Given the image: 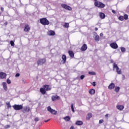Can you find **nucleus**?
Here are the masks:
<instances>
[{
  "mask_svg": "<svg viewBox=\"0 0 129 129\" xmlns=\"http://www.w3.org/2000/svg\"><path fill=\"white\" fill-rule=\"evenodd\" d=\"M7 77V74L0 72V79H4Z\"/></svg>",
  "mask_w": 129,
  "mask_h": 129,
  "instance_id": "10",
  "label": "nucleus"
},
{
  "mask_svg": "<svg viewBox=\"0 0 129 129\" xmlns=\"http://www.w3.org/2000/svg\"><path fill=\"white\" fill-rule=\"evenodd\" d=\"M95 85H96V83H95V82H93V86H95Z\"/></svg>",
  "mask_w": 129,
  "mask_h": 129,
  "instance_id": "43",
  "label": "nucleus"
},
{
  "mask_svg": "<svg viewBox=\"0 0 129 129\" xmlns=\"http://www.w3.org/2000/svg\"><path fill=\"white\" fill-rule=\"evenodd\" d=\"M47 34L49 36H55V32L50 30L47 32Z\"/></svg>",
  "mask_w": 129,
  "mask_h": 129,
  "instance_id": "16",
  "label": "nucleus"
},
{
  "mask_svg": "<svg viewBox=\"0 0 129 129\" xmlns=\"http://www.w3.org/2000/svg\"><path fill=\"white\" fill-rule=\"evenodd\" d=\"M70 129H74V126H72L70 128Z\"/></svg>",
  "mask_w": 129,
  "mask_h": 129,
  "instance_id": "47",
  "label": "nucleus"
},
{
  "mask_svg": "<svg viewBox=\"0 0 129 129\" xmlns=\"http://www.w3.org/2000/svg\"><path fill=\"white\" fill-rule=\"evenodd\" d=\"M119 89H120V88H119V87H115L114 90L115 92H118V91H119Z\"/></svg>",
  "mask_w": 129,
  "mask_h": 129,
  "instance_id": "28",
  "label": "nucleus"
},
{
  "mask_svg": "<svg viewBox=\"0 0 129 129\" xmlns=\"http://www.w3.org/2000/svg\"><path fill=\"white\" fill-rule=\"evenodd\" d=\"M81 51H86V50H87V45H86V44H84L81 48Z\"/></svg>",
  "mask_w": 129,
  "mask_h": 129,
  "instance_id": "13",
  "label": "nucleus"
},
{
  "mask_svg": "<svg viewBox=\"0 0 129 129\" xmlns=\"http://www.w3.org/2000/svg\"><path fill=\"white\" fill-rule=\"evenodd\" d=\"M115 87V85H114V84L113 83H111L109 86H108V89H113V88H114V87Z\"/></svg>",
  "mask_w": 129,
  "mask_h": 129,
  "instance_id": "17",
  "label": "nucleus"
},
{
  "mask_svg": "<svg viewBox=\"0 0 129 129\" xmlns=\"http://www.w3.org/2000/svg\"><path fill=\"white\" fill-rule=\"evenodd\" d=\"M113 68V70H114V69L116 68V72H117V74H121V70L118 68L116 63H114Z\"/></svg>",
  "mask_w": 129,
  "mask_h": 129,
  "instance_id": "1",
  "label": "nucleus"
},
{
  "mask_svg": "<svg viewBox=\"0 0 129 129\" xmlns=\"http://www.w3.org/2000/svg\"><path fill=\"white\" fill-rule=\"evenodd\" d=\"M6 104L8 105V108H10V107H11V104H10V102L6 103Z\"/></svg>",
  "mask_w": 129,
  "mask_h": 129,
  "instance_id": "39",
  "label": "nucleus"
},
{
  "mask_svg": "<svg viewBox=\"0 0 129 129\" xmlns=\"http://www.w3.org/2000/svg\"><path fill=\"white\" fill-rule=\"evenodd\" d=\"M1 11H2V12H4V8L2 7V8H1Z\"/></svg>",
  "mask_w": 129,
  "mask_h": 129,
  "instance_id": "46",
  "label": "nucleus"
},
{
  "mask_svg": "<svg viewBox=\"0 0 129 129\" xmlns=\"http://www.w3.org/2000/svg\"><path fill=\"white\" fill-rule=\"evenodd\" d=\"M23 109V112H29L30 110H31V108L29 107V106H26L24 107Z\"/></svg>",
  "mask_w": 129,
  "mask_h": 129,
  "instance_id": "8",
  "label": "nucleus"
},
{
  "mask_svg": "<svg viewBox=\"0 0 129 129\" xmlns=\"http://www.w3.org/2000/svg\"><path fill=\"white\" fill-rule=\"evenodd\" d=\"M51 99H52V101H55V100L60 99V97H59L57 95L52 96L51 97Z\"/></svg>",
  "mask_w": 129,
  "mask_h": 129,
  "instance_id": "11",
  "label": "nucleus"
},
{
  "mask_svg": "<svg viewBox=\"0 0 129 129\" xmlns=\"http://www.w3.org/2000/svg\"><path fill=\"white\" fill-rule=\"evenodd\" d=\"M110 47L112 48V49H117L118 48V46L117 45V44L115 42H113L110 44Z\"/></svg>",
  "mask_w": 129,
  "mask_h": 129,
  "instance_id": "9",
  "label": "nucleus"
},
{
  "mask_svg": "<svg viewBox=\"0 0 129 129\" xmlns=\"http://www.w3.org/2000/svg\"><path fill=\"white\" fill-rule=\"evenodd\" d=\"M47 110L49 112H51L52 114H54V115L57 114V111L52 109V108H51L50 106H48L47 107Z\"/></svg>",
  "mask_w": 129,
  "mask_h": 129,
  "instance_id": "6",
  "label": "nucleus"
},
{
  "mask_svg": "<svg viewBox=\"0 0 129 129\" xmlns=\"http://www.w3.org/2000/svg\"><path fill=\"white\" fill-rule=\"evenodd\" d=\"M64 119L66 120V121H69L70 120V117L69 116H66L64 118Z\"/></svg>",
  "mask_w": 129,
  "mask_h": 129,
  "instance_id": "29",
  "label": "nucleus"
},
{
  "mask_svg": "<svg viewBox=\"0 0 129 129\" xmlns=\"http://www.w3.org/2000/svg\"><path fill=\"white\" fill-rule=\"evenodd\" d=\"M34 120H35V121H39V120H40V119H39L38 117H36V118L34 119Z\"/></svg>",
  "mask_w": 129,
  "mask_h": 129,
  "instance_id": "40",
  "label": "nucleus"
},
{
  "mask_svg": "<svg viewBox=\"0 0 129 129\" xmlns=\"http://www.w3.org/2000/svg\"><path fill=\"white\" fill-rule=\"evenodd\" d=\"M61 58L62 59V64H65V63L66 62V59H67L66 55H62Z\"/></svg>",
  "mask_w": 129,
  "mask_h": 129,
  "instance_id": "20",
  "label": "nucleus"
},
{
  "mask_svg": "<svg viewBox=\"0 0 129 129\" xmlns=\"http://www.w3.org/2000/svg\"><path fill=\"white\" fill-rule=\"evenodd\" d=\"M10 44L13 47V46H15V42H14V41H11Z\"/></svg>",
  "mask_w": 129,
  "mask_h": 129,
  "instance_id": "35",
  "label": "nucleus"
},
{
  "mask_svg": "<svg viewBox=\"0 0 129 129\" xmlns=\"http://www.w3.org/2000/svg\"><path fill=\"white\" fill-rule=\"evenodd\" d=\"M64 28H66L67 29H68L69 28V23H65L64 25H63Z\"/></svg>",
  "mask_w": 129,
  "mask_h": 129,
  "instance_id": "27",
  "label": "nucleus"
},
{
  "mask_svg": "<svg viewBox=\"0 0 129 129\" xmlns=\"http://www.w3.org/2000/svg\"><path fill=\"white\" fill-rule=\"evenodd\" d=\"M7 83L8 84H11V83H12V82L9 79H8L7 80Z\"/></svg>",
  "mask_w": 129,
  "mask_h": 129,
  "instance_id": "36",
  "label": "nucleus"
},
{
  "mask_svg": "<svg viewBox=\"0 0 129 129\" xmlns=\"http://www.w3.org/2000/svg\"><path fill=\"white\" fill-rule=\"evenodd\" d=\"M105 117H108V114H106V115H105Z\"/></svg>",
  "mask_w": 129,
  "mask_h": 129,
  "instance_id": "50",
  "label": "nucleus"
},
{
  "mask_svg": "<svg viewBox=\"0 0 129 129\" xmlns=\"http://www.w3.org/2000/svg\"><path fill=\"white\" fill-rule=\"evenodd\" d=\"M95 6L96 7H97V8H104V7H105V5L99 2H96L95 3Z\"/></svg>",
  "mask_w": 129,
  "mask_h": 129,
  "instance_id": "3",
  "label": "nucleus"
},
{
  "mask_svg": "<svg viewBox=\"0 0 129 129\" xmlns=\"http://www.w3.org/2000/svg\"><path fill=\"white\" fill-rule=\"evenodd\" d=\"M71 107L73 112H75V110H74V107L73 106V104H71Z\"/></svg>",
  "mask_w": 129,
  "mask_h": 129,
  "instance_id": "32",
  "label": "nucleus"
},
{
  "mask_svg": "<svg viewBox=\"0 0 129 129\" xmlns=\"http://www.w3.org/2000/svg\"><path fill=\"white\" fill-rule=\"evenodd\" d=\"M112 13H113V14L116 13L115 11H114V10H112Z\"/></svg>",
  "mask_w": 129,
  "mask_h": 129,
  "instance_id": "45",
  "label": "nucleus"
},
{
  "mask_svg": "<svg viewBox=\"0 0 129 129\" xmlns=\"http://www.w3.org/2000/svg\"><path fill=\"white\" fill-rule=\"evenodd\" d=\"M61 7L63 9H65V10H68V11H72V8L70 7V6H68L66 4H61Z\"/></svg>",
  "mask_w": 129,
  "mask_h": 129,
  "instance_id": "7",
  "label": "nucleus"
},
{
  "mask_svg": "<svg viewBox=\"0 0 129 129\" xmlns=\"http://www.w3.org/2000/svg\"><path fill=\"white\" fill-rule=\"evenodd\" d=\"M100 37H103V33H100Z\"/></svg>",
  "mask_w": 129,
  "mask_h": 129,
  "instance_id": "44",
  "label": "nucleus"
},
{
  "mask_svg": "<svg viewBox=\"0 0 129 129\" xmlns=\"http://www.w3.org/2000/svg\"><path fill=\"white\" fill-rule=\"evenodd\" d=\"M116 108L119 110H122L124 108V107L123 105H118L116 106Z\"/></svg>",
  "mask_w": 129,
  "mask_h": 129,
  "instance_id": "18",
  "label": "nucleus"
},
{
  "mask_svg": "<svg viewBox=\"0 0 129 129\" xmlns=\"http://www.w3.org/2000/svg\"><path fill=\"white\" fill-rule=\"evenodd\" d=\"M85 77V76H84V75H82V76H81V77H80V79L82 80H83V79H84V78Z\"/></svg>",
  "mask_w": 129,
  "mask_h": 129,
  "instance_id": "38",
  "label": "nucleus"
},
{
  "mask_svg": "<svg viewBox=\"0 0 129 129\" xmlns=\"http://www.w3.org/2000/svg\"><path fill=\"white\" fill-rule=\"evenodd\" d=\"M90 94H94L95 93V90L93 89H91L89 90Z\"/></svg>",
  "mask_w": 129,
  "mask_h": 129,
  "instance_id": "25",
  "label": "nucleus"
},
{
  "mask_svg": "<svg viewBox=\"0 0 129 129\" xmlns=\"http://www.w3.org/2000/svg\"><path fill=\"white\" fill-rule=\"evenodd\" d=\"M118 19L119 20V21H123V20H124L123 16H121L119 17Z\"/></svg>",
  "mask_w": 129,
  "mask_h": 129,
  "instance_id": "34",
  "label": "nucleus"
},
{
  "mask_svg": "<svg viewBox=\"0 0 129 129\" xmlns=\"http://www.w3.org/2000/svg\"><path fill=\"white\" fill-rule=\"evenodd\" d=\"M45 90L46 91H49V90H51V88L50 87V86L47 85H45L43 86Z\"/></svg>",
  "mask_w": 129,
  "mask_h": 129,
  "instance_id": "12",
  "label": "nucleus"
},
{
  "mask_svg": "<svg viewBox=\"0 0 129 129\" xmlns=\"http://www.w3.org/2000/svg\"><path fill=\"white\" fill-rule=\"evenodd\" d=\"M4 25H5L6 26H7V25H8V22H5V23H4Z\"/></svg>",
  "mask_w": 129,
  "mask_h": 129,
  "instance_id": "49",
  "label": "nucleus"
},
{
  "mask_svg": "<svg viewBox=\"0 0 129 129\" xmlns=\"http://www.w3.org/2000/svg\"><path fill=\"white\" fill-rule=\"evenodd\" d=\"M121 51L122 53H124L125 52V48L121 47Z\"/></svg>",
  "mask_w": 129,
  "mask_h": 129,
  "instance_id": "31",
  "label": "nucleus"
},
{
  "mask_svg": "<svg viewBox=\"0 0 129 129\" xmlns=\"http://www.w3.org/2000/svg\"><path fill=\"white\" fill-rule=\"evenodd\" d=\"M89 74H90V75H95L96 73L94 72H89Z\"/></svg>",
  "mask_w": 129,
  "mask_h": 129,
  "instance_id": "33",
  "label": "nucleus"
},
{
  "mask_svg": "<svg viewBox=\"0 0 129 129\" xmlns=\"http://www.w3.org/2000/svg\"><path fill=\"white\" fill-rule=\"evenodd\" d=\"M123 18L124 20H127V19H128V16H127V15H126V14H125L123 16Z\"/></svg>",
  "mask_w": 129,
  "mask_h": 129,
  "instance_id": "30",
  "label": "nucleus"
},
{
  "mask_svg": "<svg viewBox=\"0 0 129 129\" xmlns=\"http://www.w3.org/2000/svg\"><path fill=\"white\" fill-rule=\"evenodd\" d=\"M103 122V119H100L99 121V123H102Z\"/></svg>",
  "mask_w": 129,
  "mask_h": 129,
  "instance_id": "41",
  "label": "nucleus"
},
{
  "mask_svg": "<svg viewBox=\"0 0 129 129\" xmlns=\"http://www.w3.org/2000/svg\"><path fill=\"white\" fill-rule=\"evenodd\" d=\"M69 54L71 58H73V57H74V52H73V51L71 50L69 51Z\"/></svg>",
  "mask_w": 129,
  "mask_h": 129,
  "instance_id": "22",
  "label": "nucleus"
},
{
  "mask_svg": "<svg viewBox=\"0 0 129 129\" xmlns=\"http://www.w3.org/2000/svg\"><path fill=\"white\" fill-rule=\"evenodd\" d=\"M37 64L38 66L43 65L44 63H46V58H41L37 60Z\"/></svg>",
  "mask_w": 129,
  "mask_h": 129,
  "instance_id": "4",
  "label": "nucleus"
},
{
  "mask_svg": "<svg viewBox=\"0 0 129 129\" xmlns=\"http://www.w3.org/2000/svg\"><path fill=\"white\" fill-rule=\"evenodd\" d=\"M95 41H96V42L99 41V36L97 35V34H96V35L95 36Z\"/></svg>",
  "mask_w": 129,
  "mask_h": 129,
  "instance_id": "24",
  "label": "nucleus"
},
{
  "mask_svg": "<svg viewBox=\"0 0 129 129\" xmlns=\"http://www.w3.org/2000/svg\"><path fill=\"white\" fill-rule=\"evenodd\" d=\"M40 91L42 94H46V91L43 88H40Z\"/></svg>",
  "mask_w": 129,
  "mask_h": 129,
  "instance_id": "26",
  "label": "nucleus"
},
{
  "mask_svg": "<svg viewBox=\"0 0 129 129\" xmlns=\"http://www.w3.org/2000/svg\"><path fill=\"white\" fill-rule=\"evenodd\" d=\"M0 15H1V13H0Z\"/></svg>",
  "mask_w": 129,
  "mask_h": 129,
  "instance_id": "53",
  "label": "nucleus"
},
{
  "mask_svg": "<svg viewBox=\"0 0 129 129\" xmlns=\"http://www.w3.org/2000/svg\"><path fill=\"white\" fill-rule=\"evenodd\" d=\"M13 107L15 110H21V109H23V105L15 104Z\"/></svg>",
  "mask_w": 129,
  "mask_h": 129,
  "instance_id": "5",
  "label": "nucleus"
},
{
  "mask_svg": "<svg viewBox=\"0 0 129 129\" xmlns=\"http://www.w3.org/2000/svg\"><path fill=\"white\" fill-rule=\"evenodd\" d=\"M40 22L42 25H49L50 24V22L47 20L46 18H42L40 19Z\"/></svg>",
  "mask_w": 129,
  "mask_h": 129,
  "instance_id": "2",
  "label": "nucleus"
},
{
  "mask_svg": "<svg viewBox=\"0 0 129 129\" xmlns=\"http://www.w3.org/2000/svg\"><path fill=\"white\" fill-rule=\"evenodd\" d=\"M16 77H20V74L19 73H17L15 75Z\"/></svg>",
  "mask_w": 129,
  "mask_h": 129,
  "instance_id": "42",
  "label": "nucleus"
},
{
  "mask_svg": "<svg viewBox=\"0 0 129 129\" xmlns=\"http://www.w3.org/2000/svg\"><path fill=\"white\" fill-rule=\"evenodd\" d=\"M31 30V27L28 25H25L24 28V31L25 32H29Z\"/></svg>",
  "mask_w": 129,
  "mask_h": 129,
  "instance_id": "14",
  "label": "nucleus"
},
{
  "mask_svg": "<svg viewBox=\"0 0 129 129\" xmlns=\"http://www.w3.org/2000/svg\"><path fill=\"white\" fill-rule=\"evenodd\" d=\"M94 1H97V0H94Z\"/></svg>",
  "mask_w": 129,
  "mask_h": 129,
  "instance_id": "52",
  "label": "nucleus"
},
{
  "mask_svg": "<svg viewBox=\"0 0 129 129\" xmlns=\"http://www.w3.org/2000/svg\"><path fill=\"white\" fill-rule=\"evenodd\" d=\"M99 15L102 20L105 19V14H104V13L100 12L99 13Z\"/></svg>",
  "mask_w": 129,
  "mask_h": 129,
  "instance_id": "15",
  "label": "nucleus"
},
{
  "mask_svg": "<svg viewBox=\"0 0 129 129\" xmlns=\"http://www.w3.org/2000/svg\"><path fill=\"white\" fill-rule=\"evenodd\" d=\"M91 117H92V114L91 113H89L87 115L86 119L88 120L90 118H91Z\"/></svg>",
  "mask_w": 129,
  "mask_h": 129,
  "instance_id": "23",
  "label": "nucleus"
},
{
  "mask_svg": "<svg viewBox=\"0 0 129 129\" xmlns=\"http://www.w3.org/2000/svg\"><path fill=\"white\" fill-rule=\"evenodd\" d=\"M2 84L3 85L4 89L7 91V90H8V86L7 85V83L3 82Z\"/></svg>",
  "mask_w": 129,
  "mask_h": 129,
  "instance_id": "19",
  "label": "nucleus"
},
{
  "mask_svg": "<svg viewBox=\"0 0 129 129\" xmlns=\"http://www.w3.org/2000/svg\"><path fill=\"white\" fill-rule=\"evenodd\" d=\"M97 30H98V29L97 28H95V30L97 31Z\"/></svg>",
  "mask_w": 129,
  "mask_h": 129,
  "instance_id": "51",
  "label": "nucleus"
},
{
  "mask_svg": "<svg viewBox=\"0 0 129 129\" xmlns=\"http://www.w3.org/2000/svg\"><path fill=\"white\" fill-rule=\"evenodd\" d=\"M76 124L77 125H82V124H83V122L82 121L78 120L76 122Z\"/></svg>",
  "mask_w": 129,
  "mask_h": 129,
  "instance_id": "21",
  "label": "nucleus"
},
{
  "mask_svg": "<svg viewBox=\"0 0 129 129\" xmlns=\"http://www.w3.org/2000/svg\"><path fill=\"white\" fill-rule=\"evenodd\" d=\"M5 128H10L11 127V126L10 125H6L4 126Z\"/></svg>",
  "mask_w": 129,
  "mask_h": 129,
  "instance_id": "37",
  "label": "nucleus"
},
{
  "mask_svg": "<svg viewBox=\"0 0 129 129\" xmlns=\"http://www.w3.org/2000/svg\"><path fill=\"white\" fill-rule=\"evenodd\" d=\"M49 120H50V119H48V120H45L44 121L45 122H48V121H49Z\"/></svg>",
  "mask_w": 129,
  "mask_h": 129,
  "instance_id": "48",
  "label": "nucleus"
}]
</instances>
